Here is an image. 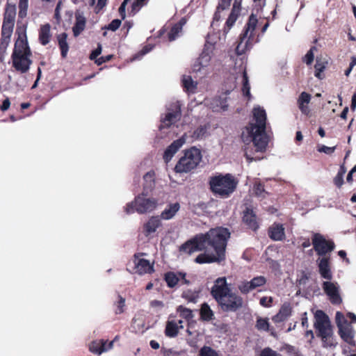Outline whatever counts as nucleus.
Returning <instances> with one entry per match:
<instances>
[{
  "label": "nucleus",
  "instance_id": "1",
  "mask_svg": "<svg viewBox=\"0 0 356 356\" xmlns=\"http://www.w3.org/2000/svg\"><path fill=\"white\" fill-rule=\"evenodd\" d=\"M230 233L227 228L211 229L206 234L196 235L193 239L184 244L182 250L191 254L195 251L205 250L195 259L197 264L220 262L225 259L227 241Z\"/></svg>",
  "mask_w": 356,
  "mask_h": 356
},
{
  "label": "nucleus",
  "instance_id": "2",
  "mask_svg": "<svg viewBox=\"0 0 356 356\" xmlns=\"http://www.w3.org/2000/svg\"><path fill=\"white\" fill-rule=\"evenodd\" d=\"M266 127V111L259 106H254L252 110V120L243 130L241 138L247 145L252 143L257 152H264L266 149L268 139Z\"/></svg>",
  "mask_w": 356,
  "mask_h": 356
},
{
  "label": "nucleus",
  "instance_id": "3",
  "mask_svg": "<svg viewBox=\"0 0 356 356\" xmlns=\"http://www.w3.org/2000/svg\"><path fill=\"white\" fill-rule=\"evenodd\" d=\"M209 185L214 194L222 197H227L234 191L237 181L230 174L218 175L210 178Z\"/></svg>",
  "mask_w": 356,
  "mask_h": 356
},
{
  "label": "nucleus",
  "instance_id": "4",
  "mask_svg": "<svg viewBox=\"0 0 356 356\" xmlns=\"http://www.w3.org/2000/svg\"><path fill=\"white\" fill-rule=\"evenodd\" d=\"M158 205L157 200L149 197L148 192L143 191L135 197L134 201L127 204L124 211L127 214H131L134 212L143 214L154 211Z\"/></svg>",
  "mask_w": 356,
  "mask_h": 356
},
{
  "label": "nucleus",
  "instance_id": "5",
  "mask_svg": "<svg viewBox=\"0 0 356 356\" xmlns=\"http://www.w3.org/2000/svg\"><path fill=\"white\" fill-rule=\"evenodd\" d=\"M314 327L318 337L321 338L324 347L331 346L333 331L327 315L322 310H316L314 314Z\"/></svg>",
  "mask_w": 356,
  "mask_h": 356
},
{
  "label": "nucleus",
  "instance_id": "6",
  "mask_svg": "<svg viewBox=\"0 0 356 356\" xmlns=\"http://www.w3.org/2000/svg\"><path fill=\"white\" fill-rule=\"evenodd\" d=\"M202 160V154L199 149L193 147L184 152L175 167L176 172L187 173L194 170Z\"/></svg>",
  "mask_w": 356,
  "mask_h": 356
},
{
  "label": "nucleus",
  "instance_id": "7",
  "mask_svg": "<svg viewBox=\"0 0 356 356\" xmlns=\"http://www.w3.org/2000/svg\"><path fill=\"white\" fill-rule=\"evenodd\" d=\"M258 23L257 17L252 14L245 26V30L240 36L239 42L236 48V52L238 55H242L246 51L250 49L253 45V38L254 31Z\"/></svg>",
  "mask_w": 356,
  "mask_h": 356
},
{
  "label": "nucleus",
  "instance_id": "8",
  "mask_svg": "<svg viewBox=\"0 0 356 356\" xmlns=\"http://www.w3.org/2000/svg\"><path fill=\"white\" fill-rule=\"evenodd\" d=\"M213 49L214 43L211 42L208 39L202 54L193 65V72H200L209 65Z\"/></svg>",
  "mask_w": 356,
  "mask_h": 356
},
{
  "label": "nucleus",
  "instance_id": "9",
  "mask_svg": "<svg viewBox=\"0 0 356 356\" xmlns=\"http://www.w3.org/2000/svg\"><path fill=\"white\" fill-rule=\"evenodd\" d=\"M312 244L317 254L321 257H327V254L334 249L333 241L326 240L323 236L318 233L314 234Z\"/></svg>",
  "mask_w": 356,
  "mask_h": 356
},
{
  "label": "nucleus",
  "instance_id": "10",
  "mask_svg": "<svg viewBox=\"0 0 356 356\" xmlns=\"http://www.w3.org/2000/svg\"><path fill=\"white\" fill-rule=\"evenodd\" d=\"M225 312H236L243 306V298L232 291L218 302Z\"/></svg>",
  "mask_w": 356,
  "mask_h": 356
},
{
  "label": "nucleus",
  "instance_id": "11",
  "mask_svg": "<svg viewBox=\"0 0 356 356\" xmlns=\"http://www.w3.org/2000/svg\"><path fill=\"white\" fill-rule=\"evenodd\" d=\"M322 289L332 304L339 305L341 303L342 298L339 293L340 286L337 282H333L330 280L325 281L322 284Z\"/></svg>",
  "mask_w": 356,
  "mask_h": 356
},
{
  "label": "nucleus",
  "instance_id": "12",
  "mask_svg": "<svg viewBox=\"0 0 356 356\" xmlns=\"http://www.w3.org/2000/svg\"><path fill=\"white\" fill-rule=\"evenodd\" d=\"M231 291L232 290L227 283L226 278L223 277L216 280L211 293L212 296L218 302Z\"/></svg>",
  "mask_w": 356,
  "mask_h": 356
},
{
  "label": "nucleus",
  "instance_id": "13",
  "mask_svg": "<svg viewBox=\"0 0 356 356\" xmlns=\"http://www.w3.org/2000/svg\"><path fill=\"white\" fill-rule=\"evenodd\" d=\"M26 29V27L25 26L24 28L23 33L19 34L18 38L15 41L13 52L11 56H32V53L27 41Z\"/></svg>",
  "mask_w": 356,
  "mask_h": 356
},
{
  "label": "nucleus",
  "instance_id": "14",
  "mask_svg": "<svg viewBox=\"0 0 356 356\" xmlns=\"http://www.w3.org/2000/svg\"><path fill=\"white\" fill-rule=\"evenodd\" d=\"M266 283V279L264 276H257L252 279L250 281H243L240 283L238 288L243 294H247L250 291L257 289V287L264 286Z\"/></svg>",
  "mask_w": 356,
  "mask_h": 356
},
{
  "label": "nucleus",
  "instance_id": "15",
  "mask_svg": "<svg viewBox=\"0 0 356 356\" xmlns=\"http://www.w3.org/2000/svg\"><path fill=\"white\" fill-rule=\"evenodd\" d=\"M16 17L15 5L7 3L3 17L2 29L13 31Z\"/></svg>",
  "mask_w": 356,
  "mask_h": 356
},
{
  "label": "nucleus",
  "instance_id": "16",
  "mask_svg": "<svg viewBox=\"0 0 356 356\" xmlns=\"http://www.w3.org/2000/svg\"><path fill=\"white\" fill-rule=\"evenodd\" d=\"M31 56H11L13 67L22 74L27 72L32 64Z\"/></svg>",
  "mask_w": 356,
  "mask_h": 356
},
{
  "label": "nucleus",
  "instance_id": "17",
  "mask_svg": "<svg viewBox=\"0 0 356 356\" xmlns=\"http://www.w3.org/2000/svg\"><path fill=\"white\" fill-rule=\"evenodd\" d=\"M316 263L321 277L327 280H331L332 279V273L330 267V257H319L316 260Z\"/></svg>",
  "mask_w": 356,
  "mask_h": 356
},
{
  "label": "nucleus",
  "instance_id": "18",
  "mask_svg": "<svg viewBox=\"0 0 356 356\" xmlns=\"http://www.w3.org/2000/svg\"><path fill=\"white\" fill-rule=\"evenodd\" d=\"M186 140V135H183L168 147L163 154V159L165 163H168L172 159L177 151L185 144Z\"/></svg>",
  "mask_w": 356,
  "mask_h": 356
},
{
  "label": "nucleus",
  "instance_id": "19",
  "mask_svg": "<svg viewBox=\"0 0 356 356\" xmlns=\"http://www.w3.org/2000/svg\"><path fill=\"white\" fill-rule=\"evenodd\" d=\"M186 274L185 273L179 272L175 273L173 272H168L165 275V280L169 287H174L177 284L180 282L184 284H190V282L186 278Z\"/></svg>",
  "mask_w": 356,
  "mask_h": 356
},
{
  "label": "nucleus",
  "instance_id": "20",
  "mask_svg": "<svg viewBox=\"0 0 356 356\" xmlns=\"http://www.w3.org/2000/svg\"><path fill=\"white\" fill-rule=\"evenodd\" d=\"M181 118V111L179 106H175V110L173 111H168L165 117L161 120V129L164 127H169L172 124L179 121Z\"/></svg>",
  "mask_w": 356,
  "mask_h": 356
},
{
  "label": "nucleus",
  "instance_id": "21",
  "mask_svg": "<svg viewBox=\"0 0 356 356\" xmlns=\"http://www.w3.org/2000/svg\"><path fill=\"white\" fill-rule=\"evenodd\" d=\"M134 262L136 272L140 275L151 273L154 271L153 264L147 259L135 256Z\"/></svg>",
  "mask_w": 356,
  "mask_h": 356
},
{
  "label": "nucleus",
  "instance_id": "22",
  "mask_svg": "<svg viewBox=\"0 0 356 356\" xmlns=\"http://www.w3.org/2000/svg\"><path fill=\"white\" fill-rule=\"evenodd\" d=\"M228 94H222L212 100L211 107L216 112L225 111L228 108Z\"/></svg>",
  "mask_w": 356,
  "mask_h": 356
},
{
  "label": "nucleus",
  "instance_id": "23",
  "mask_svg": "<svg viewBox=\"0 0 356 356\" xmlns=\"http://www.w3.org/2000/svg\"><path fill=\"white\" fill-rule=\"evenodd\" d=\"M240 13V5L236 2H234L233 4V7L232 11L226 21L225 26L224 28V33L227 35L229 31L232 29V27L235 24L236 21L238 19V17Z\"/></svg>",
  "mask_w": 356,
  "mask_h": 356
},
{
  "label": "nucleus",
  "instance_id": "24",
  "mask_svg": "<svg viewBox=\"0 0 356 356\" xmlns=\"http://www.w3.org/2000/svg\"><path fill=\"white\" fill-rule=\"evenodd\" d=\"M339 333L341 337L348 343L354 346V330L350 323H345L339 327Z\"/></svg>",
  "mask_w": 356,
  "mask_h": 356
},
{
  "label": "nucleus",
  "instance_id": "25",
  "mask_svg": "<svg viewBox=\"0 0 356 356\" xmlns=\"http://www.w3.org/2000/svg\"><path fill=\"white\" fill-rule=\"evenodd\" d=\"M76 22L74 26L72 27V32L74 37H77L85 29L86 19L83 14L80 11H76L75 13Z\"/></svg>",
  "mask_w": 356,
  "mask_h": 356
},
{
  "label": "nucleus",
  "instance_id": "26",
  "mask_svg": "<svg viewBox=\"0 0 356 356\" xmlns=\"http://www.w3.org/2000/svg\"><path fill=\"white\" fill-rule=\"evenodd\" d=\"M243 220L249 228L254 231L257 230L259 227L257 216L252 210L247 209L243 212Z\"/></svg>",
  "mask_w": 356,
  "mask_h": 356
},
{
  "label": "nucleus",
  "instance_id": "27",
  "mask_svg": "<svg viewBox=\"0 0 356 356\" xmlns=\"http://www.w3.org/2000/svg\"><path fill=\"white\" fill-rule=\"evenodd\" d=\"M269 236L273 241H282L285 237L284 228L282 225L274 223L269 228Z\"/></svg>",
  "mask_w": 356,
  "mask_h": 356
},
{
  "label": "nucleus",
  "instance_id": "28",
  "mask_svg": "<svg viewBox=\"0 0 356 356\" xmlns=\"http://www.w3.org/2000/svg\"><path fill=\"white\" fill-rule=\"evenodd\" d=\"M291 314V307L289 303L284 302L279 312L273 317V321L275 323H281L282 321H284L288 318V317L290 316Z\"/></svg>",
  "mask_w": 356,
  "mask_h": 356
},
{
  "label": "nucleus",
  "instance_id": "29",
  "mask_svg": "<svg viewBox=\"0 0 356 356\" xmlns=\"http://www.w3.org/2000/svg\"><path fill=\"white\" fill-rule=\"evenodd\" d=\"M13 31L1 30V38L0 42V55L4 56L6 54V50L10 42V38Z\"/></svg>",
  "mask_w": 356,
  "mask_h": 356
},
{
  "label": "nucleus",
  "instance_id": "30",
  "mask_svg": "<svg viewBox=\"0 0 356 356\" xmlns=\"http://www.w3.org/2000/svg\"><path fill=\"white\" fill-rule=\"evenodd\" d=\"M239 73H240V74L236 77V79H240L243 84L242 90H243V95L250 97V86L249 84L248 77L247 76V73L245 72V67H243L242 66L240 67Z\"/></svg>",
  "mask_w": 356,
  "mask_h": 356
},
{
  "label": "nucleus",
  "instance_id": "31",
  "mask_svg": "<svg viewBox=\"0 0 356 356\" xmlns=\"http://www.w3.org/2000/svg\"><path fill=\"white\" fill-rule=\"evenodd\" d=\"M180 209V204L177 202L170 204L161 213V218L163 220L172 219Z\"/></svg>",
  "mask_w": 356,
  "mask_h": 356
},
{
  "label": "nucleus",
  "instance_id": "32",
  "mask_svg": "<svg viewBox=\"0 0 356 356\" xmlns=\"http://www.w3.org/2000/svg\"><path fill=\"white\" fill-rule=\"evenodd\" d=\"M161 225V222L159 217L153 216L150 218L144 226L146 234L149 235L155 232Z\"/></svg>",
  "mask_w": 356,
  "mask_h": 356
},
{
  "label": "nucleus",
  "instance_id": "33",
  "mask_svg": "<svg viewBox=\"0 0 356 356\" xmlns=\"http://www.w3.org/2000/svg\"><path fill=\"white\" fill-rule=\"evenodd\" d=\"M51 26L49 24L41 26L39 31V40L42 45L47 44L51 38Z\"/></svg>",
  "mask_w": 356,
  "mask_h": 356
},
{
  "label": "nucleus",
  "instance_id": "34",
  "mask_svg": "<svg viewBox=\"0 0 356 356\" xmlns=\"http://www.w3.org/2000/svg\"><path fill=\"white\" fill-rule=\"evenodd\" d=\"M186 24V20L181 19L179 23L173 26L168 33V39L170 41H173L177 38L182 31V27Z\"/></svg>",
  "mask_w": 356,
  "mask_h": 356
},
{
  "label": "nucleus",
  "instance_id": "35",
  "mask_svg": "<svg viewBox=\"0 0 356 356\" xmlns=\"http://www.w3.org/2000/svg\"><path fill=\"white\" fill-rule=\"evenodd\" d=\"M231 1L232 0H219L216 11L213 16V20L211 24L212 26H214L215 23L220 19V10H224L229 8L231 4Z\"/></svg>",
  "mask_w": 356,
  "mask_h": 356
},
{
  "label": "nucleus",
  "instance_id": "36",
  "mask_svg": "<svg viewBox=\"0 0 356 356\" xmlns=\"http://www.w3.org/2000/svg\"><path fill=\"white\" fill-rule=\"evenodd\" d=\"M143 191H147L148 188H152L154 185L155 172L153 170L147 172L144 176Z\"/></svg>",
  "mask_w": 356,
  "mask_h": 356
},
{
  "label": "nucleus",
  "instance_id": "37",
  "mask_svg": "<svg viewBox=\"0 0 356 356\" xmlns=\"http://www.w3.org/2000/svg\"><path fill=\"white\" fill-rule=\"evenodd\" d=\"M105 345L106 341H95L90 344L89 350L94 354L101 355L102 353L105 352V349H104V346Z\"/></svg>",
  "mask_w": 356,
  "mask_h": 356
},
{
  "label": "nucleus",
  "instance_id": "38",
  "mask_svg": "<svg viewBox=\"0 0 356 356\" xmlns=\"http://www.w3.org/2000/svg\"><path fill=\"white\" fill-rule=\"evenodd\" d=\"M182 83L184 88L188 92H195L197 87V83L194 81L190 76H184Z\"/></svg>",
  "mask_w": 356,
  "mask_h": 356
},
{
  "label": "nucleus",
  "instance_id": "39",
  "mask_svg": "<svg viewBox=\"0 0 356 356\" xmlns=\"http://www.w3.org/2000/svg\"><path fill=\"white\" fill-rule=\"evenodd\" d=\"M179 325L175 321H168L165 327V334L169 337H175L179 332Z\"/></svg>",
  "mask_w": 356,
  "mask_h": 356
},
{
  "label": "nucleus",
  "instance_id": "40",
  "mask_svg": "<svg viewBox=\"0 0 356 356\" xmlns=\"http://www.w3.org/2000/svg\"><path fill=\"white\" fill-rule=\"evenodd\" d=\"M58 40L61 51V55L65 58L67 56V33H63L58 35Z\"/></svg>",
  "mask_w": 356,
  "mask_h": 356
},
{
  "label": "nucleus",
  "instance_id": "41",
  "mask_svg": "<svg viewBox=\"0 0 356 356\" xmlns=\"http://www.w3.org/2000/svg\"><path fill=\"white\" fill-rule=\"evenodd\" d=\"M200 312L202 318L205 321L211 320L213 315L212 310L211 309L209 306L206 303L202 305Z\"/></svg>",
  "mask_w": 356,
  "mask_h": 356
},
{
  "label": "nucleus",
  "instance_id": "42",
  "mask_svg": "<svg viewBox=\"0 0 356 356\" xmlns=\"http://www.w3.org/2000/svg\"><path fill=\"white\" fill-rule=\"evenodd\" d=\"M29 0H19V17L24 18L27 15Z\"/></svg>",
  "mask_w": 356,
  "mask_h": 356
},
{
  "label": "nucleus",
  "instance_id": "43",
  "mask_svg": "<svg viewBox=\"0 0 356 356\" xmlns=\"http://www.w3.org/2000/svg\"><path fill=\"white\" fill-rule=\"evenodd\" d=\"M199 356H219L218 353L209 346H204L200 350Z\"/></svg>",
  "mask_w": 356,
  "mask_h": 356
},
{
  "label": "nucleus",
  "instance_id": "44",
  "mask_svg": "<svg viewBox=\"0 0 356 356\" xmlns=\"http://www.w3.org/2000/svg\"><path fill=\"white\" fill-rule=\"evenodd\" d=\"M256 327L259 330L268 331L269 329V323L267 318H258L256 323Z\"/></svg>",
  "mask_w": 356,
  "mask_h": 356
},
{
  "label": "nucleus",
  "instance_id": "45",
  "mask_svg": "<svg viewBox=\"0 0 356 356\" xmlns=\"http://www.w3.org/2000/svg\"><path fill=\"white\" fill-rule=\"evenodd\" d=\"M177 312L179 313L181 317L186 320H189L193 317L192 311L182 306H179L177 308Z\"/></svg>",
  "mask_w": 356,
  "mask_h": 356
},
{
  "label": "nucleus",
  "instance_id": "46",
  "mask_svg": "<svg viewBox=\"0 0 356 356\" xmlns=\"http://www.w3.org/2000/svg\"><path fill=\"white\" fill-rule=\"evenodd\" d=\"M253 191L256 196L259 197H264L266 192L265 191L264 186L261 184H257L254 186Z\"/></svg>",
  "mask_w": 356,
  "mask_h": 356
},
{
  "label": "nucleus",
  "instance_id": "47",
  "mask_svg": "<svg viewBox=\"0 0 356 356\" xmlns=\"http://www.w3.org/2000/svg\"><path fill=\"white\" fill-rule=\"evenodd\" d=\"M314 67H315V76L320 79H322L321 72L325 68L324 63H323L318 60H316Z\"/></svg>",
  "mask_w": 356,
  "mask_h": 356
},
{
  "label": "nucleus",
  "instance_id": "48",
  "mask_svg": "<svg viewBox=\"0 0 356 356\" xmlns=\"http://www.w3.org/2000/svg\"><path fill=\"white\" fill-rule=\"evenodd\" d=\"M314 50H316L315 47H312L309 51L305 56L303 60L307 65H310L314 60Z\"/></svg>",
  "mask_w": 356,
  "mask_h": 356
},
{
  "label": "nucleus",
  "instance_id": "49",
  "mask_svg": "<svg viewBox=\"0 0 356 356\" xmlns=\"http://www.w3.org/2000/svg\"><path fill=\"white\" fill-rule=\"evenodd\" d=\"M336 323L338 327H340L345 325V323H349L347 320L345 318L343 314L340 312H337L336 313Z\"/></svg>",
  "mask_w": 356,
  "mask_h": 356
},
{
  "label": "nucleus",
  "instance_id": "50",
  "mask_svg": "<svg viewBox=\"0 0 356 356\" xmlns=\"http://www.w3.org/2000/svg\"><path fill=\"white\" fill-rule=\"evenodd\" d=\"M259 356H282L281 354L278 353L275 350H273L270 348H264L261 353Z\"/></svg>",
  "mask_w": 356,
  "mask_h": 356
},
{
  "label": "nucleus",
  "instance_id": "51",
  "mask_svg": "<svg viewBox=\"0 0 356 356\" xmlns=\"http://www.w3.org/2000/svg\"><path fill=\"white\" fill-rule=\"evenodd\" d=\"M148 0H136L132 4V10L135 13L138 12L140 8L147 3Z\"/></svg>",
  "mask_w": 356,
  "mask_h": 356
},
{
  "label": "nucleus",
  "instance_id": "52",
  "mask_svg": "<svg viewBox=\"0 0 356 356\" xmlns=\"http://www.w3.org/2000/svg\"><path fill=\"white\" fill-rule=\"evenodd\" d=\"M336 149V147H327L324 145H319L318 147V151L319 152H323L326 154H332Z\"/></svg>",
  "mask_w": 356,
  "mask_h": 356
},
{
  "label": "nucleus",
  "instance_id": "53",
  "mask_svg": "<svg viewBox=\"0 0 356 356\" xmlns=\"http://www.w3.org/2000/svg\"><path fill=\"white\" fill-rule=\"evenodd\" d=\"M62 4H63V1H59L58 2L56 9H55L54 18L56 21L57 24H59L61 22V16H60V10Z\"/></svg>",
  "mask_w": 356,
  "mask_h": 356
},
{
  "label": "nucleus",
  "instance_id": "54",
  "mask_svg": "<svg viewBox=\"0 0 356 356\" xmlns=\"http://www.w3.org/2000/svg\"><path fill=\"white\" fill-rule=\"evenodd\" d=\"M207 130V129L205 126H201L194 131V136L197 138H202L206 135Z\"/></svg>",
  "mask_w": 356,
  "mask_h": 356
},
{
  "label": "nucleus",
  "instance_id": "55",
  "mask_svg": "<svg viewBox=\"0 0 356 356\" xmlns=\"http://www.w3.org/2000/svg\"><path fill=\"white\" fill-rule=\"evenodd\" d=\"M310 100H311V95L305 92H303L300 94L298 102V104L302 103V104H309Z\"/></svg>",
  "mask_w": 356,
  "mask_h": 356
},
{
  "label": "nucleus",
  "instance_id": "56",
  "mask_svg": "<svg viewBox=\"0 0 356 356\" xmlns=\"http://www.w3.org/2000/svg\"><path fill=\"white\" fill-rule=\"evenodd\" d=\"M125 307V299L120 296L118 302L117 303V308L115 313L122 314L124 312V307Z\"/></svg>",
  "mask_w": 356,
  "mask_h": 356
},
{
  "label": "nucleus",
  "instance_id": "57",
  "mask_svg": "<svg viewBox=\"0 0 356 356\" xmlns=\"http://www.w3.org/2000/svg\"><path fill=\"white\" fill-rule=\"evenodd\" d=\"M121 25V20L120 19H113L108 25L107 29L111 30L113 31H116L120 26Z\"/></svg>",
  "mask_w": 356,
  "mask_h": 356
},
{
  "label": "nucleus",
  "instance_id": "58",
  "mask_svg": "<svg viewBox=\"0 0 356 356\" xmlns=\"http://www.w3.org/2000/svg\"><path fill=\"white\" fill-rule=\"evenodd\" d=\"M130 0H124L119 8V13L122 19L126 17V6Z\"/></svg>",
  "mask_w": 356,
  "mask_h": 356
},
{
  "label": "nucleus",
  "instance_id": "59",
  "mask_svg": "<svg viewBox=\"0 0 356 356\" xmlns=\"http://www.w3.org/2000/svg\"><path fill=\"white\" fill-rule=\"evenodd\" d=\"M272 302H273L272 297H262L260 299L261 305L266 307H270Z\"/></svg>",
  "mask_w": 356,
  "mask_h": 356
},
{
  "label": "nucleus",
  "instance_id": "60",
  "mask_svg": "<svg viewBox=\"0 0 356 356\" xmlns=\"http://www.w3.org/2000/svg\"><path fill=\"white\" fill-rule=\"evenodd\" d=\"M309 280V276L302 273L301 277L297 280V283L299 286H305Z\"/></svg>",
  "mask_w": 356,
  "mask_h": 356
},
{
  "label": "nucleus",
  "instance_id": "61",
  "mask_svg": "<svg viewBox=\"0 0 356 356\" xmlns=\"http://www.w3.org/2000/svg\"><path fill=\"white\" fill-rule=\"evenodd\" d=\"M101 53H102V45L100 44H99L97 48L91 53V54L90 56V58L91 60H95L99 55H100Z\"/></svg>",
  "mask_w": 356,
  "mask_h": 356
},
{
  "label": "nucleus",
  "instance_id": "62",
  "mask_svg": "<svg viewBox=\"0 0 356 356\" xmlns=\"http://www.w3.org/2000/svg\"><path fill=\"white\" fill-rule=\"evenodd\" d=\"M298 106H299L300 110L301 111V112L303 114L307 115L309 114L310 110H309L308 104L300 103V104H298Z\"/></svg>",
  "mask_w": 356,
  "mask_h": 356
},
{
  "label": "nucleus",
  "instance_id": "63",
  "mask_svg": "<svg viewBox=\"0 0 356 356\" xmlns=\"http://www.w3.org/2000/svg\"><path fill=\"white\" fill-rule=\"evenodd\" d=\"M334 183L337 187H341L343 184V177L337 174L334 179Z\"/></svg>",
  "mask_w": 356,
  "mask_h": 356
},
{
  "label": "nucleus",
  "instance_id": "64",
  "mask_svg": "<svg viewBox=\"0 0 356 356\" xmlns=\"http://www.w3.org/2000/svg\"><path fill=\"white\" fill-rule=\"evenodd\" d=\"M10 106V102L9 98H6L3 100L1 106H0L1 111H7L9 108Z\"/></svg>",
  "mask_w": 356,
  "mask_h": 356
}]
</instances>
